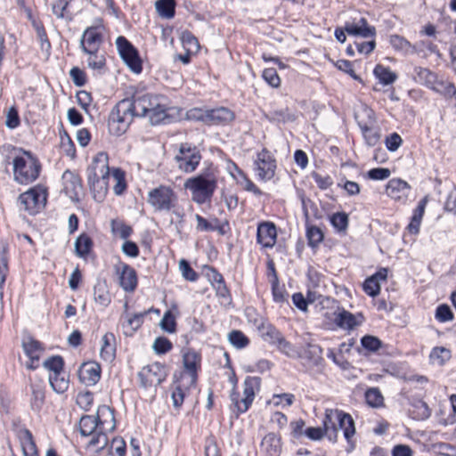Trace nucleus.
I'll return each mask as SVG.
<instances>
[{"instance_id":"obj_1","label":"nucleus","mask_w":456,"mask_h":456,"mask_svg":"<svg viewBox=\"0 0 456 456\" xmlns=\"http://www.w3.org/2000/svg\"><path fill=\"white\" fill-rule=\"evenodd\" d=\"M123 100L134 118L147 117L152 126L173 123L179 119L182 111L168 106L167 98L160 94L135 93Z\"/></svg>"},{"instance_id":"obj_2","label":"nucleus","mask_w":456,"mask_h":456,"mask_svg":"<svg viewBox=\"0 0 456 456\" xmlns=\"http://www.w3.org/2000/svg\"><path fill=\"white\" fill-rule=\"evenodd\" d=\"M116 428L114 409L101 405L96 416L84 415L79 420V431L83 436H92L88 445L94 447L97 452L102 451L108 444L107 431Z\"/></svg>"},{"instance_id":"obj_3","label":"nucleus","mask_w":456,"mask_h":456,"mask_svg":"<svg viewBox=\"0 0 456 456\" xmlns=\"http://www.w3.org/2000/svg\"><path fill=\"white\" fill-rule=\"evenodd\" d=\"M13 180L19 184L27 185L35 182L41 172L39 159L29 151L12 148Z\"/></svg>"},{"instance_id":"obj_4","label":"nucleus","mask_w":456,"mask_h":456,"mask_svg":"<svg viewBox=\"0 0 456 456\" xmlns=\"http://www.w3.org/2000/svg\"><path fill=\"white\" fill-rule=\"evenodd\" d=\"M87 182L96 201H102L108 191L110 178L109 157L105 152L97 153L86 169Z\"/></svg>"},{"instance_id":"obj_5","label":"nucleus","mask_w":456,"mask_h":456,"mask_svg":"<svg viewBox=\"0 0 456 456\" xmlns=\"http://www.w3.org/2000/svg\"><path fill=\"white\" fill-rule=\"evenodd\" d=\"M184 188L191 192V200L202 205L210 202L217 188L216 172L211 167L205 168L199 175L188 178Z\"/></svg>"},{"instance_id":"obj_6","label":"nucleus","mask_w":456,"mask_h":456,"mask_svg":"<svg viewBox=\"0 0 456 456\" xmlns=\"http://www.w3.org/2000/svg\"><path fill=\"white\" fill-rule=\"evenodd\" d=\"M147 202L156 212L172 211L178 215L175 210L178 203V196L170 186L160 184L149 191Z\"/></svg>"},{"instance_id":"obj_7","label":"nucleus","mask_w":456,"mask_h":456,"mask_svg":"<svg viewBox=\"0 0 456 456\" xmlns=\"http://www.w3.org/2000/svg\"><path fill=\"white\" fill-rule=\"evenodd\" d=\"M134 117L124 100L119 101L111 110L108 118L109 132L120 136L126 132Z\"/></svg>"},{"instance_id":"obj_8","label":"nucleus","mask_w":456,"mask_h":456,"mask_svg":"<svg viewBox=\"0 0 456 456\" xmlns=\"http://www.w3.org/2000/svg\"><path fill=\"white\" fill-rule=\"evenodd\" d=\"M47 196L45 186L42 184L33 186L20 194L18 198L19 208L29 215H36L45 206Z\"/></svg>"},{"instance_id":"obj_9","label":"nucleus","mask_w":456,"mask_h":456,"mask_svg":"<svg viewBox=\"0 0 456 456\" xmlns=\"http://www.w3.org/2000/svg\"><path fill=\"white\" fill-rule=\"evenodd\" d=\"M261 384V379L258 377L248 376L243 382V397H240V393L232 389L230 399L237 409V417L246 412L252 404L256 390H258Z\"/></svg>"},{"instance_id":"obj_10","label":"nucleus","mask_w":456,"mask_h":456,"mask_svg":"<svg viewBox=\"0 0 456 456\" xmlns=\"http://www.w3.org/2000/svg\"><path fill=\"white\" fill-rule=\"evenodd\" d=\"M168 375V369L166 364L155 362L141 369L137 377L139 385L143 389L157 387L164 382Z\"/></svg>"},{"instance_id":"obj_11","label":"nucleus","mask_w":456,"mask_h":456,"mask_svg":"<svg viewBox=\"0 0 456 456\" xmlns=\"http://www.w3.org/2000/svg\"><path fill=\"white\" fill-rule=\"evenodd\" d=\"M115 44L120 58L130 70L140 74L142 70V61L138 50L124 36L118 37Z\"/></svg>"},{"instance_id":"obj_12","label":"nucleus","mask_w":456,"mask_h":456,"mask_svg":"<svg viewBox=\"0 0 456 456\" xmlns=\"http://www.w3.org/2000/svg\"><path fill=\"white\" fill-rule=\"evenodd\" d=\"M202 159L200 150L189 142L181 143L175 159L178 168L185 173H192Z\"/></svg>"},{"instance_id":"obj_13","label":"nucleus","mask_w":456,"mask_h":456,"mask_svg":"<svg viewBox=\"0 0 456 456\" xmlns=\"http://www.w3.org/2000/svg\"><path fill=\"white\" fill-rule=\"evenodd\" d=\"M258 329L265 341L276 346L281 352L288 356L291 357L294 355L296 351L293 345L287 341L281 332L273 325L270 323L262 324Z\"/></svg>"},{"instance_id":"obj_14","label":"nucleus","mask_w":456,"mask_h":456,"mask_svg":"<svg viewBox=\"0 0 456 456\" xmlns=\"http://www.w3.org/2000/svg\"><path fill=\"white\" fill-rule=\"evenodd\" d=\"M254 164L256 175L259 180L269 181L274 176L276 159L266 148L257 153Z\"/></svg>"},{"instance_id":"obj_15","label":"nucleus","mask_w":456,"mask_h":456,"mask_svg":"<svg viewBox=\"0 0 456 456\" xmlns=\"http://www.w3.org/2000/svg\"><path fill=\"white\" fill-rule=\"evenodd\" d=\"M201 365V354L193 349H189L183 354V372L180 373V379L188 375L189 386H195L198 380V370Z\"/></svg>"},{"instance_id":"obj_16","label":"nucleus","mask_w":456,"mask_h":456,"mask_svg":"<svg viewBox=\"0 0 456 456\" xmlns=\"http://www.w3.org/2000/svg\"><path fill=\"white\" fill-rule=\"evenodd\" d=\"M345 29L350 36L361 37L363 38L375 37L376 28L368 23L367 19L362 17L357 21H346Z\"/></svg>"},{"instance_id":"obj_17","label":"nucleus","mask_w":456,"mask_h":456,"mask_svg":"<svg viewBox=\"0 0 456 456\" xmlns=\"http://www.w3.org/2000/svg\"><path fill=\"white\" fill-rule=\"evenodd\" d=\"M300 357L303 361V365L307 370L323 366L324 359L322 358V349L318 345L307 344L303 353L300 354Z\"/></svg>"},{"instance_id":"obj_18","label":"nucleus","mask_w":456,"mask_h":456,"mask_svg":"<svg viewBox=\"0 0 456 456\" xmlns=\"http://www.w3.org/2000/svg\"><path fill=\"white\" fill-rule=\"evenodd\" d=\"M334 322L338 327L344 330H354L364 322L362 314H353L344 308H338V312L334 313Z\"/></svg>"},{"instance_id":"obj_19","label":"nucleus","mask_w":456,"mask_h":456,"mask_svg":"<svg viewBox=\"0 0 456 456\" xmlns=\"http://www.w3.org/2000/svg\"><path fill=\"white\" fill-rule=\"evenodd\" d=\"M102 368L96 362H84L78 370L79 380L86 386H94L101 379Z\"/></svg>"},{"instance_id":"obj_20","label":"nucleus","mask_w":456,"mask_h":456,"mask_svg":"<svg viewBox=\"0 0 456 456\" xmlns=\"http://www.w3.org/2000/svg\"><path fill=\"white\" fill-rule=\"evenodd\" d=\"M277 240L276 226L272 222H262L257 226L256 241L264 248H273Z\"/></svg>"},{"instance_id":"obj_21","label":"nucleus","mask_w":456,"mask_h":456,"mask_svg":"<svg viewBox=\"0 0 456 456\" xmlns=\"http://www.w3.org/2000/svg\"><path fill=\"white\" fill-rule=\"evenodd\" d=\"M103 37L96 27L87 28L82 35L80 39V48L82 51H93L99 50L102 44Z\"/></svg>"},{"instance_id":"obj_22","label":"nucleus","mask_w":456,"mask_h":456,"mask_svg":"<svg viewBox=\"0 0 456 456\" xmlns=\"http://www.w3.org/2000/svg\"><path fill=\"white\" fill-rule=\"evenodd\" d=\"M410 184L400 178L389 180L386 187V192L388 197L395 200H405L410 193Z\"/></svg>"},{"instance_id":"obj_23","label":"nucleus","mask_w":456,"mask_h":456,"mask_svg":"<svg viewBox=\"0 0 456 456\" xmlns=\"http://www.w3.org/2000/svg\"><path fill=\"white\" fill-rule=\"evenodd\" d=\"M234 113L225 107L208 110L207 125H225L234 119Z\"/></svg>"},{"instance_id":"obj_24","label":"nucleus","mask_w":456,"mask_h":456,"mask_svg":"<svg viewBox=\"0 0 456 456\" xmlns=\"http://www.w3.org/2000/svg\"><path fill=\"white\" fill-rule=\"evenodd\" d=\"M337 419V431L341 429L345 439L348 444H352V438L355 434L354 421L349 413L339 410Z\"/></svg>"},{"instance_id":"obj_25","label":"nucleus","mask_w":456,"mask_h":456,"mask_svg":"<svg viewBox=\"0 0 456 456\" xmlns=\"http://www.w3.org/2000/svg\"><path fill=\"white\" fill-rule=\"evenodd\" d=\"M17 435L24 456H39L33 435L28 428H20Z\"/></svg>"},{"instance_id":"obj_26","label":"nucleus","mask_w":456,"mask_h":456,"mask_svg":"<svg viewBox=\"0 0 456 456\" xmlns=\"http://www.w3.org/2000/svg\"><path fill=\"white\" fill-rule=\"evenodd\" d=\"M389 42L395 51L402 52L404 55L418 53L421 50L419 45H412L399 35H392Z\"/></svg>"},{"instance_id":"obj_27","label":"nucleus","mask_w":456,"mask_h":456,"mask_svg":"<svg viewBox=\"0 0 456 456\" xmlns=\"http://www.w3.org/2000/svg\"><path fill=\"white\" fill-rule=\"evenodd\" d=\"M338 411V409H326L325 411L322 428L325 430V434L330 440L337 438V419Z\"/></svg>"},{"instance_id":"obj_28","label":"nucleus","mask_w":456,"mask_h":456,"mask_svg":"<svg viewBox=\"0 0 456 456\" xmlns=\"http://www.w3.org/2000/svg\"><path fill=\"white\" fill-rule=\"evenodd\" d=\"M183 379H180L176 378V375H174V385L171 393V399L173 402V406L176 409H179L184 401L185 392L192 386H189V381L184 384L183 383Z\"/></svg>"},{"instance_id":"obj_29","label":"nucleus","mask_w":456,"mask_h":456,"mask_svg":"<svg viewBox=\"0 0 456 456\" xmlns=\"http://www.w3.org/2000/svg\"><path fill=\"white\" fill-rule=\"evenodd\" d=\"M120 286L126 292H133L137 287L135 270L128 265H124L119 277Z\"/></svg>"},{"instance_id":"obj_30","label":"nucleus","mask_w":456,"mask_h":456,"mask_svg":"<svg viewBox=\"0 0 456 456\" xmlns=\"http://www.w3.org/2000/svg\"><path fill=\"white\" fill-rule=\"evenodd\" d=\"M100 354L102 360L111 362L116 354V338L111 332H107L102 338Z\"/></svg>"},{"instance_id":"obj_31","label":"nucleus","mask_w":456,"mask_h":456,"mask_svg":"<svg viewBox=\"0 0 456 456\" xmlns=\"http://www.w3.org/2000/svg\"><path fill=\"white\" fill-rule=\"evenodd\" d=\"M261 448L269 456H279L281 450V437L274 433H268L262 439Z\"/></svg>"},{"instance_id":"obj_32","label":"nucleus","mask_w":456,"mask_h":456,"mask_svg":"<svg viewBox=\"0 0 456 456\" xmlns=\"http://www.w3.org/2000/svg\"><path fill=\"white\" fill-rule=\"evenodd\" d=\"M409 416L416 420L427 419L430 416L428 404L420 399H412L408 409Z\"/></svg>"},{"instance_id":"obj_33","label":"nucleus","mask_w":456,"mask_h":456,"mask_svg":"<svg viewBox=\"0 0 456 456\" xmlns=\"http://www.w3.org/2000/svg\"><path fill=\"white\" fill-rule=\"evenodd\" d=\"M22 348L32 362L39 361L40 354L44 350L42 344L32 337H28L27 339H23Z\"/></svg>"},{"instance_id":"obj_34","label":"nucleus","mask_w":456,"mask_h":456,"mask_svg":"<svg viewBox=\"0 0 456 456\" xmlns=\"http://www.w3.org/2000/svg\"><path fill=\"white\" fill-rule=\"evenodd\" d=\"M94 301L106 307L111 302V297L106 281H98L94 287Z\"/></svg>"},{"instance_id":"obj_35","label":"nucleus","mask_w":456,"mask_h":456,"mask_svg":"<svg viewBox=\"0 0 456 456\" xmlns=\"http://www.w3.org/2000/svg\"><path fill=\"white\" fill-rule=\"evenodd\" d=\"M83 52L88 55L86 60L88 68L98 71L100 74L103 73L106 67V59L104 54L100 52V49L93 51L92 53L89 51Z\"/></svg>"},{"instance_id":"obj_36","label":"nucleus","mask_w":456,"mask_h":456,"mask_svg":"<svg viewBox=\"0 0 456 456\" xmlns=\"http://www.w3.org/2000/svg\"><path fill=\"white\" fill-rule=\"evenodd\" d=\"M305 236L308 246L312 248H317L324 239V233L321 228L309 223H305Z\"/></svg>"},{"instance_id":"obj_37","label":"nucleus","mask_w":456,"mask_h":456,"mask_svg":"<svg viewBox=\"0 0 456 456\" xmlns=\"http://www.w3.org/2000/svg\"><path fill=\"white\" fill-rule=\"evenodd\" d=\"M175 0H157L155 9L159 17L164 19H172L175 14Z\"/></svg>"},{"instance_id":"obj_38","label":"nucleus","mask_w":456,"mask_h":456,"mask_svg":"<svg viewBox=\"0 0 456 456\" xmlns=\"http://www.w3.org/2000/svg\"><path fill=\"white\" fill-rule=\"evenodd\" d=\"M373 73L375 77L379 80V82L384 86L393 84L397 78L396 74L393 72L389 67H386L382 64L376 65Z\"/></svg>"},{"instance_id":"obj_39","label":"nucleus","mask_w":456,"mask_h":456,"mask_svg":"<svg viewBox=\"0 0 456 456\" xmlns=\"http://www.w3.org/2000/svg\"><path fill=\"white\" fill-rule=\"evenodd\" d=\"M94 242L86 233L80 234L75 241V252L79 257H86L92 250Z\"/></svg>"},{"instance_id":"obj_40","label":"nucleus","mask_w":456,"mask_h":456,"mask_svg":"<svg viewBox=\"0 0 456 456\" xmlns=\"http://www.w3.org/2000/svg\"><path fill=\"white\" fill-rule=\"evenodd\" d=\"M412 76L417 83L426 85L428 86H433L436 78L433 72L428 69L422 67H415Z\"/></svg>"},{"instance_id":"obj_41","label":"nucleus","mask_w":456,"mask_h":456,"mask_svg":"<svg viewBox=\"0 0 456 456\" xmlns=\"http://www.w3.org/2000/svg\"><path fill=\"white\" fill-rule=\"evenodd\" d=\"M301 205L302 210L305 217V223L310 222L311 215L315 219L322 218V214L317 207V205L310 199L302 197L301 198Z\"/></svg>"},{"instance_id":"obj_42","label":"nucleus","mask_w":456,"mask_h":456,"mask_svg":"<svg viewBox=\"0 0 456 456\" xmlns=\"http://www.w3.org/2000/svg\"><path fill=\"white\" fill-rule=\"evenodd\" d=\"M49 382L53 389L58 394L64 393L69 387V379L66 378L64 371L58 374H51L49 376Z\"/></svg>"},{"instance_id":"obj_43","label":"nucleus","mask_w":456,"mask_h":456,"mask_svg":"<svg viewBox=\"0 0 456 456\" xmlns=\"http://www.w3.org/2000/svg\"><path fill=\"white\" fill-rule=\"evenodd\" d=\"M181 41L185 52L197 53L200 50V43L197 37L189 30H184L181 35Z\"/></svg>"},{"instance_id":"obj_44","label":"nucleus","mask_w":456,"mask_h":456,"mask_svg":"<svg viewBox=\"0 0 456 456\" xmlns=\"http://www.w3.org/2000/svg\"><path fill=\"white\" fill-rule=\"evenodd\" d=\"M265 118L270 122H288L293 121L295 117L289 111L288 108L281 109V110H273L265 114Z\"/></svg>"},{"instance_id":"obj_45","label":"nucleus","mask_w":456,"mask_h":456,"mask_svg":"<svg viewBox=\"0 0 456 456\" xmlns=\"http://www.w3.org/2000/svg\"><path fill=\"white\" fill-rule=\"evenodd\" d=\"M365 400L372 408H379L384 405V397L378 387L368 388L365 392Z\"/></svg>"},{"instance_id":"obj_46","label":"nucleus","mask_w":456,"mask_h":456,"mask_svg":"<svg viewBox=\"0 0 456 456\" xmlns=\"http://www.w3.org/2000/svg\"><path fill=\"white\" fill-rule=\"evenodd\" d=\"M365 142L369 146H375L380 140V133L379 129L368 126L367 125L359 124Z\"/></svg>"},{"instance_id":"obj_47","label":"nucleus","mask_w":456,"mask_h":456,"mask_svg":"<svg viewBox=\"0 0 456 456\" xmlns=\"http://www.w3.org/2000/svg\"><path fill=\"white\" fill-rule=\"evenodd\" d=\"M32 398L31 407L33 410H39L45 401V391L41 384H31L30 385Z\"/></svg>"},{"instance_id":"obj_48","label":"nucleus","mask_w":456,"mask_h":456,"mask_svg":"<svg viewBox=\"0 0 456 456\" xmlns=\"http://www.w3.org/2000/svg\"><path fill=\"white\" fill-rule=\"evenodd\" d=\"M229 342L237 349H242L248 346L249 339L240 330H234L228 334Z\"/></svg>"},{"instance_id":"obj_49","label":"nucleus","mask_w":456,"mask_h":456,"mask_svg":"<svg viewBox=\"0 0 456 456\" xmlns=\"http://www.w3.org/2000/svg\"><path fill=\"white\" fill-rule=\"evenodd\" d=\"M43 366L48 370L52 371V374L60 373L63 371L64 360L61 355H53L47 358L44 362Z\"/></svg>"},{"instance_id":"obj_50","label":"nucleus","mask_w":456,"mask_h":456,"mask_svg":"<svg viewBox=\"0 0 456 456\" xmlns=\"http://www.w3.org/2000/svg\"><path fill=\"white\" fill-rule=\"evenodd\" d=\"M429 357L433 363H436L441 366L451 358V352L445 347H435L431 351Z\"/></svg>"},{"instance_id":"obj_51","label":"nucleus","mask_w":456,"mask_h":456,"mask_svg":"<svg viewBox=\"0 0 456 456\" xmlns=\"http://www.w3.org/2000/svg\"><path fill=\"white\" fill-rule=\"evenodd\" d=\"M331 225L338 232H345L348 226V216L344 212L333 214L330 218Z\"/></svg>"},{"instance_id":"obj_52","label":"nucleus","mask_w":456,"mask_h":456,"mask_svg":"<svg viewBox=\"0 0 456 456\" xmlns=\"http://www.w3.org/2000/svg\"><path fill=\"white\" fill-rule=\"evenodd\" d=\"M110 224L112 232L118 234L121 239L126 240L133 232L132 227L121 221L112 220Z\"/></svg>"},{"instance_id":"obj_53","label":"nucleus","mask_w":456,"mask_h":456,"mask_svg":"<svg viewBox=\"0 0 456 456\" xmlns=\"http://www.w3.org/2000/svg\"><path fill=\"white\" fill-rule=\"evenodd\" d=\"M112 175L116 180L113 191L116 195H121L126 189L125 173L120 168H116L113 170Z\"/></svg>"},{"instance_id":"obj_54","label":"nucleus","mask_w":456,"mask_h":456,"mask_svg":"<svg viewBox=\"0 0 456 456\" xmlns=\"http://www.w3.org/2000/svg\"><path fill=\"white\" fill-rule=\"evenodd\" d=\"M362 347L370 352H377L382 346V341L371 335H365L361 338Z\"/></svg>"},{"instance_id":"obj_55","label":"nucleus","mask_w":456,"mask_h":456,"mask_svg":"<svg viewBox=\"0 0 456 456\" xmlns=\"http://www.w3.org/2000/svg\"><path fill=\"white\" fill-rule=\"evenodd\" d=\"M173 347L172 342L165 337H158L152 346L157 354H164L169 352Z\"/></svg>"},{"instance_id":"obj_56","label":"nucleus","mask_w":456,"mask_h":456,"mask_svg":"<svg viewBox=\"0 0 456 456\" xmlns=\"http://www.w3.org/2000/svg\"><path fill=\"white\" fill-rule=\"evenodd\" d=\"M159 325L164 331L167 333H174L176 330V322L174 314L170 311H167L164 314Z\"/></svg>"},{"instance_id":"obj_57","label":"nucleus","mask_w":456,"mask_h":456,"mask_svg":"<svg viewBox=\"0 0 456 456\" xmlns=\"http://www.w3.org/2000/svg\"><path fill=\"white\" fill-rule=\"evenodd\" d=\"M126 442L121 437H114L111 441L109 453L110 456H125L126 455Z\"/></svg>"},{"instance_id":"obj_58","label":"nucleus","mask_w":456,"mask_h":456,"mask_svg":"<svg viewBox=\"0 0 456 456\" xmlns=\"http://www.w3.org/2000/svg\"><path fill=\"white\" fill-rule=\"evenodd\" d=\"M179 269L183 277L189 281H195L199 278V274L191 268L190 263L185 259L179 262Z\"/></svg>"},{"instance_id":"obj_59","label":"nucleus","mask_w":456,"mask_h":456,"mask_svg":"<svg viewBox=\"0 0 456 456\" xmlns=\"http://www.w3.org/2000/svg\"><path fill=\"white\" fill-rule=\"evenodd\" d=\"M262 77L272 87L277 88L281 85V78L273 68L265 69Z\"/></svg>"},{"instance_id":"obj_60","label":"nucleus","mask_w":456,"mask_h":456,"mask_svg":"<svg viewBox=\"0 0 456 456\" xmlns=\"http://www.w3.org/2000/svg\"><path fill=\"white\" fill-rule=\"evenodd\" d=\"M208 110L200 108H192L186 112V118L188 120L201 121L207 125Z\"/></svg>"},{"instance_id":"obj_61","label":"nucleus","mask_w":456,"mask_h":456,"mask_svg":"<svg viewBox=\"0 0 456 456\" xmlns=\"http://www.w3.org/2000/svg\"><path fill=\"white\" fill-rule=\"evenodd\" d=\"M363 291L370 297H375L380 292V284L371 277L367 278L362 284Z\"/></svg>"},{"instance_id":"obj_62","label":"nucleus","mask_w":456,"mask_h":456,"mask_svg":"<svg viewBox=\"0 0 456 456\" xmlns=\"http://www.w3.org/2000/svg\"><path fill=\"white\" fill-rule=\"evenodd\" d=\"M61 148L66 156L70 157L71 159L75 158V144L66 132H64V136L61 137Z\"/></svg>"},{"instance_id":"obj_63","label":"nucleus","mask_w":456,"mask_h":456,"mask_svg":"<svg viewBox=\"0 0 456 456\" xmlns=\"http://www.w3.org/2000/svg\"><path fill=\"white\" fill-rule=\"evenodd\" d=\"M69 76L76 86H83L86 83V72L78 67H73L69 70Z\"/></svg>"},{"instance_id":"obj_64","label":"nucleus","mask_w":456,"mask_h":456,"mask_svg":"<svg viewBox=\"0 0 456 456\" xmlns=\"http://www.w3.org/2000/svg\"><path fill=\"white\" fill-rule=\"evenodd\" d=\"M94 402V394L86 391L79 393L77 396V403L85 411H89Z\"/></svg>"}]
</instances>
